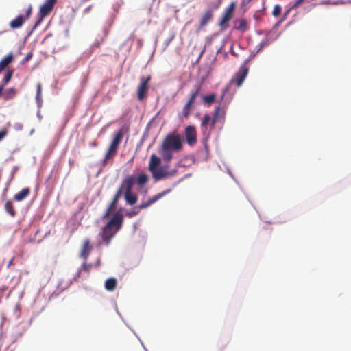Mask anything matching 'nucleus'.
I'll list each match as a JSON object with an SVG mask.
<instances>
[{
    "label": "nucleus",
    "mask_w": 351,
    "mask_h": 351,
    "mask_svg": "<svg viewBox=\"0 0 351 351\" xmlns=\"http://www.w3.org/2000/svg\"><path fill=\"white\" fill-rule=\"evenodd\" d=\"M184 135L186 141L189 145H193L197 143V132L195 126L189 125L186 127Z\"/></svg>",
    "instance_id": "nucleus-11"
},
{
    "label": "nucleus",
    "mask_w": 351,
    "mask_h": 351,
    "mask_svg": "<svg viewBox=\"0 0 351 351\" xmlns=\"http://www.w3.org/2000/svg\"><path fill=\"white\" fill-rule=\"evenodd\" d=\"M54 5L55 3L50 0H46L45 1V3L40 7L38 19L34 25L33 29H36L40 24L43 19L49 14Z\"/></svg>",
    "instance_id": "nucleus-8"
},
{
    "label": "nucleus",
    "mask_w": 351,
    "mask_h": 351,
    "mask_svg": "<svg viewBox=\"0 0 351 351\" xmlns=\"http://www.w3.org/2000/svg\"><path fill=\"white\" fill-rule=\"evenodd\" d=\"M123 130L120 129L117 130L114 135L113 139L106 153L104 159L103 160V165H104L107 160L114 158L117 154L119 145L123 139Z\"/></svg>",
    "instance_id": "nucleus-4"
},
{
    "label": "nucleus",
    "mask_w": 351,
    "mask_h": 351,
    "mask_svg": "<svg viewBox=\"0 0 351 351\" xmlns=\"http://www.w3.org/2000/svg\"><path fill=\"white\" fill-rule=\"evenodd\" d=\"M193 104V102L188 100L186 104L184 106L182 110V114L185 119H188L189 117L190 113L192 110Z\"/></svg>",
    "instance_id": "nucleus-22"
},
{
    "label": "nucleus",
    "mask_w": 351,
    "mask_h": 351,
    "mask_svg": "<svg viewBox=\"0 0 351 351\" xmlns=\"http://www.w3.org/2000/svg\"><path fill=\"white\" fill-rule=\"evenodd\" d=\"M170 191H171V189H167V190L163 191L162 193H160L153 196L148 201H147L145 202H143L139 206L133 208L132 210H131L130 212H128L127 213V216L129 217H132L136 215L141 210L146 208L147 207L149 206L151 204L156 202L157 200H158L159 199L162 197L164 195L169 193Z\"/></svg>",
    "instance_id": "nucleus-6"
},
{
    "label": "nucleus",
    "mask_w": 351,
    "mask_h": 351,
    "mask_svg": "<svg viewBox=\"0 0 351 351\" xmlns=\"http://www.w3.org/2000/svg\"><path fill=\"white\" fill-rule=\"evenodd\" d=\"M123 221V215L121 213L117 212L112 216L107 224L102 228L99 234L103 241L106 245H108L110 243L111 239L121 229Z\"/></svg>",
    "instance_id": "nucleus-2"
},
{
    "label": "nucleus",
    "mask_w": 351,
    "mask_h": 351,
    "mask_svg": "<svg viewBox=\"0 0 351 351\" xmlns=\"http://www.w3.org/2000/svg\"><path fill=\"white\" fill-rule=\"evenodd\" d=\"M97 263H98V265H99V263H100V260H98V261H97Z\"/></svg>",
    "instance_id": "nucleus-44"
},
{
    "label": "nucleus",
    "mask_w": 351,
    "mask_h": 351,
    "mask_svg": "<svg viewBox=\"0 0 351 351\" xmlns=\"http://www.w3.org/2000/svg\"><path fill=\"white\" fill-rule=\"evenodd\" d=\"M6 212L11 216L14 217L16 215V210L14 209V204L11 200H8L5 203L4 206Z\"/></svg>",
    "instance_id": "nucleus-23"
},
{
    "label": "nucleus",
    "mask_w": 351,
    "mask_h": 351,
    "mask_svg": "<svg viewBox=\"0 0 351 351\" xmlns=\"http://www.w3.org/2000/svg\"><path fill=\"white\" fill-rule=\"evenodd\" d=\"M252 1V0H247V3H249V2Z\"/></svg>",
    "instance_id": "nucleus-46"
},
{
    "label": "nucleus",
    "mask_w": 351,
    "mask_h": 351,
    "mask_svg": "<svg viewBox=\"0 0 351 351\" xmlns=\"http://www.w3.org/2000/svg\"><path fill=\"white\" fill-rule=\"evenodd\" d=\"M211 117L208 114H206L204 115V117L202 120V123H201V127L202 128V130H204V132H206V130H207V126L210 123H211Z\"/></svg>",
    "instance_id": "nucleus-29"
},
{
    "label": "nucleus",
    "mask_w": 351,
    "mask_h": 351,
    "mask_svg": "<svg viewBox=\"0 0 351 351\" xmlns=\"http://www.w3.org/2000/svg\"><path fill=\"white\" fill-rule=\"evenodd\" d=\"M118 202L119 201H117V200H116L114 199H112L111 204H110V206H108V209L105 212V213H104V216L102 217L103 219H106V217H108L111 212H112V211L116 210Z\"/></svg>",
    "instance_id": "nucleus-25"
},
{
    "label": "nucleus",
    "mask_w": 351,
    "mask_h": 351,
    "mask_svg": "<svg viewBox=\"0 0 351 351\" xmlns=\"http://www.w3.org/2000/svg\"><path fill=\"white\" fill-rule=\"evenodd\" d=\"M93 145H94V146H96V145H97V143H93Z\"/></svg>",
    "instance_id": "nucleus-45"
},
{
    "label": "nucleus",
    "mask_w": 351,
    "mask_h": 351,
    "mask_svg": "<svg viewBox=\"0 0 351 351\" xmlns=\"http://www.w3.org/2000/svg\"><path fill=\"white\" fill-rule=\"evenodd\" d=\"M236 29L241 32H245L247 30V21L245 19H242L239 21V25L236 27Z\"/></svg>",
    "instance_id": "nucleus-28"
},
{
    "label": "nucleus",
    "mask_w": 351,
    "mask_h": 351,
    "mask_svg": "<svg viewBox=\"0 0 351 351\" xmlns=\"http://www.w3.org/2000/svg\"><path fill=\"white\" fill-rule=\"evenodd\" d=\"M30 193V189L29 188H23L19 193L14 195V199L17 202L23 201L25 199Z\"/></svg>",
    "instance_id": "nucleus-18"
},
{
    "label": "nucleus",
    "mask_w": 351,
    "mask_h": 351,
    "mask_svg": "<svg viewBox=\"0 0 351 351\" xmlns=\"http://www.w3.org/2000/svg\"><path fill=\"white\" fill-rule=\"evenodd\" d=\"M93 249V245L91 243L89 239H86L84 240L83 245L80 251V257L84 261H86L88 258L90 254V252Z\"/></svg>",
    "instance_id": "nucleus-12"
},
{
    "label": "nucleus",
    "mask_w": 351,
    "mask_h": 351,
    "mask_svg": "<svg viewBox=\"0 0 351 351\" xmlns=\"http://www.w3.org/2000/svg\"><path fill=\"white\" fill-rule=\"evenodd\" d=\"M25 21V19L24 18V16L21 14L18 15L15 19H14L10 22V27L12 29L19 28L23 25Z\"/></svg>",
    "instance_id": "nucleus-16"
},
{
    "label": "nucleus",
    "mask_w": 351,
    "mask_h": 351,
    "mask_svg": "<svg viewBox=\"0 0 351 351\" xmlns=\"http://www.w3.org/2000/svg\"><path fill=\"white\" fill-rule=\"evenodd\" d=\"M182 148V143L178 134H169L163 139L160 154L165 162L173 158V152H178Z\"/></svg>",
    "instance_id": "nucleus-1"
},
{
    "label": "nucleus",
    "mask_w": 351,
    "mask_h": 351,
    "mask_svg": "<svg viewBox=\"0 0 351 351\" xmlns=\"http://www.w3.org/2000/svg\"><path fill=\"white\" fill-rule=\"evenodd\" d=\"M12 73H13V71L12 70H10L7 73L5 76L4 77L1 84H4V86H5L8 82H9L10 79H11V77H12Z\"/></svg>",
    "instance_id": "nucleus-34"
},
{
    "label": "nucleus",
    "mask_w": 351,
    "mask_h": 351,
    "mask_svg": "<svg viewBox=\"0 0 351 351\" xmlns=\"http://www.w3.org/2000/svg\"><path fill=\"white\" fill-rule=\"evenodd\" d=\"M225 110L221 108L220 106H217L215 108L213 112V117L211 121V126L214 127L215 124L221 121V119H223L225 117Z\"/></svg>",
    "instance_id": "nucleus-13"
},
{
    "label": "nucleus",
    "mask_w": 351,
    "mask_h": 351,
    "mask_svg": "<svg viewBox=\"0 0 351 351\" xmlns=\"http://www.w3.org/2000/svg\"><path fill=\"white\" fill-rule=\"evenodd\" d=\"M151 75L141 76L137 88L136 94L138 101H143L147 96L150 87Z\"/></svg>",
    "instance_id": "nucleus-7"
},
{
    "label": "nucleus",
    "mask_w": 351,
    "mask_h": 351,
    "mask_svg": "<svg viewBox=\"0 0 351 351\" xmlns=\"http://www.w3.org/2000/svg\"><path fill=\"white\" fill-rule=\"evenodd\" d=\"M281 10H282V8L281 6L279 5V4H276L274 8V10L272 11V15L274 16V17H277L279 16V14H280L281 12Z\"/></svg>",
    "instance_id": "nucleus-33"
},
{
    "label": "nucleus",
    "mask_w": 351,
    "mask_h": 351,
    "mask_svg": "<svg viewBox=\"0 0 351 351\" xmlns=\"http://www.w3.org/2000/svg\"><path fill=\"white\" fill-rule=\"evenodd\" d=\"M41 92H42V84L40 83H38L36 86V102L38 106H40L42 104V97H41Z\"/></svg>",
    "instance_id": "nucleus-30"
},
{
    "label": "nucleus",
    "mask_w": 351,
    "mask_h": 351,
    "mask_svg": "<svg viewBox=\"0 0 351 351\" xmlns=\"http://www.w3.org/2000/svg\"><path fill=\"white\" fill-rule=\"evenodd\" d=\"M215 99H216V95L214 93H212V94H210L208 95H204L202 97L203 102L208 106H210L213 103H214Z\"/></svg>",
    "instance_id": "nucleus-27"
},
{
    "label": "nucleus",
    "mask_w": 351,
    "mask_h": 351,
    "mask_svg": "<svg viewBox=\"0 0 351 351\" xmlns=\"http://www.w3.org/2000/svg\"><path fill=\"white\" fill-rule=\"evenodd\" d=\"M3 88H4V84H0V95L1 94Z\"/></svg>",
    "instance_id": "nucleus-41"
},
{
    "label": "nucleus",
    "mask_w": 351,
    "mask_h": 351,
    "mask_svg": "<svg viewBox=\"0 0 351 351\" xmlns=\"http://www.w3.org/2000/svg\"><path fill=\"white\" fill-rule=\"evenodd\" d=\"M123 192L124 193H125V186H124V179L123 180L121 184L119 187V189L117 190L116 194L114 195L113 199L119 201V198L121 197Z\"/></svg>",
    "instance_id": "nucleus-31"
},
{
    "label": "nucleus",
    "mask_w": 351,
    "mask_h": 351,
    "mask_svg": "<svg viewBox=\"0 0 351 351\" xmlns=\"http://www.w3.org/2000/svg\"><path fill=\"white\" fill-rule=\"evenodd\" d=\"M31 12H32V6L31 5H29L28 8L26 10V12H25V16H24V18L25 19V20L28 19L30 14H31Z\"/></svg>",
    "instance_id": "nucleus-36"
},
{
    "label": "nucleus",
    "mask_w": 351,
    "mask_h": 351,
    "mask_svg": "<svg viewBox=\"0 0 351 351\" xmlns=\"http://www.w3.org/2000/svg\"><path fill=\"white\" fill-rule=\"evenodd\" d=\"M167 166H162L157 168L152 172V176L156 180H160L169 177L173 176L177 173V170L173 169L172 171L167 170Z\"/></svg>",
    "instance_id": "nucleus-10"
},
{
    "label": "nucleus",
    "mask_w": 351,
    "mask_h": 351,
    "mask_svg": "<svg viewBox=\"0 0 351 351\" xmlns=\"http://www.w3.org/2000/svg\"><path fill=\"white\" fill-rule=\"evenodd\" d=\"M202 83H197L195 85V88L193 91L191 93L190 97L189 99V101L193 102L194 104L196 97L199 94L201 89H202Z\"/></svg>",
    "instance_id": "nucleus-21"
},
{
    "label": "nucleus",
    "mask_w": 351,
    "mask_h": 351,
    "mask_svg": "<svg viewBox=\"0 0 351 351\" xmlns=\"http://www.w3.org/2000/svg\"><path fill=\"white\" fill-rule=\"evenodd\" d=\"M291 10V8H290L289 10H287V12H286L285 13V14H284V19H285V18L287 17V16L289 14V12H290V10Z\"/></svg>",
    "instance_id": "nucleus-40"
},
{
    "label": "nucleus",
    "mask_w": 351,
    "mask_h": 351,
    "mask_svg": "<svg viewBox=\"0 0 351 351\" xmlns=\"http://www.w3.org/2000/svg\"><path fill=\"white\" fill-rule=\"evenodd\" d=\"M32 58V53H29L27 54V56L24 58L23 61L25 62H26L29 61Z\"/></svg>",
    "instance_id": "nucleus-38"
},
{
    "label": "nucleus",
    "mask_w": 351,
    "mask_h": 351,
    "mask_svg": "<svg viewBox=\"0 0 351 351\" xmlns=\"http://www.w3.org/2000/svg\"><path fill=\"white\" fill-rule=\"evenodd\" d=\"M234 8L235 3H232L229 5V7L226 10L223 18L219 23L221 26H223L225 24L228 23V22L232 19Z\"/></svg>",
    "instance_id": "nucleus-14"
},
{
    "label": "nucleus",
    "mask_w": 351,
    "mask_h": 351,
    "mask_svg": "<svg viewBox=\"0 0 351 351\" xmlns=\"http://www.w3.org/2000/svg\"><path fill=\"white\" fill-rule=\"evenodd\" d=\"M7 134V131L5 130H2L0 131V141L4 138V137Z\"/></svg>",
    "instance_id": "nucleus-37"
},
{
    "label": "nucleus",
    "mask_w": 351,
    "mask_h": 351,
    "mask_svg": "<svg viewBox=\"0 0 351 351\" xmlns=\"http://www.w3.org/2000/svg\"><path fill=\"white\" fill-rule=\"evenodd\" d=\"M123 130L120 129L117 130L114 135L113 139L106 153L104 159L103 160V165H104L107 160L114 158L117 154L119 145L123 139Z\"/></svg>",
    "instance_id": "nucleus-3"
},
{
    "label": "nucleus",
    "mask_w": 351,
    "mask_h": 351,
    "mask_svg": "<svg viewBox=\"0 0 351 351\" xmlns=\"http://www.w3.org/2000/svg\"><path fill=\"white\" fill-rule=\"evenodd\" d=\"M226 91H227V90H224V92H223V95H221V98H223V97L224 94H225V93H226Z\"/></svg>",
    "instance_id": "nucleus-42"
},
{
    "label": "nucleus",
    "mask_w": 351,
    "mask_h": 351,
    "mask_svg": "<svg viewBox=\"0 0 351 351\" xmlns=\"http://www.w3.org/2000/svg\"><path fill=\"white\" fill-rule=\"evenodd\" d=\"M247 62L248 60H246L245 63L240 66L237 73L231 79L230 82V84H236L237 87L241 86L248 73L249 69L247 66Z\"/></svg>",
    "instance_id": "nucleus-9"
},
{
    "label": "nucleus",
    "mask_w": 351,
    "mask_h": 351,
    "mask_svg": "<svg viewBox=\"0 0 351 351\" xmlns=\"http://www.w3.org/2000/svg\"><path fill=\"white\" fill-rule=\"evenodd\" d=\"M16 94V91L14 88H10L5 91H4L2 94L3 97L5 100L11 99L15 97Z\"/></svg>",
    "instance_id": "nucleus-26"
},
{
    "label": "nucleus",
    "mask_w": 351,
    "mask_h": 351,
    "mask_svg": "<svg viewBox=\"0 0 351 351\" xmlns=\"http://www.w3.org/2000/svg\"><path fill=\"white\" fill-rule=\"evenodd\" d=\"M13 56L12 53H10L5 56L1 61H0V73L3 70H4L7 66L10 64L13 61Z\"/></svg>",
    "instance_id": "nucleus-20"
},
{
    "label": "nucleus",
    "mask_w": 351,
    "mask_h": 351,
    "mask_svg": "<svg viewBox=\"0 0 351 351\" xmlns=\"http://www.w3.org/2000/svg\"><path fill=\"white\" fill-rule=\"evenodd\" d=\"M213 16V11L210 9L206 10L200 19L198 29H200L206 26L207 23L211 20Z\"/></svg>",
    "instance_id": "nucleus-15"
},
{
    "label": "nucleus",
    "mask_w": 351,
    "mask_h": 351,
    "mask_svg": "<svg viewBox=\"0 0 351 351\" xmlns=\"http://www.w3.org/2000/svg\"><path fill=\"white\" fill-rule=\"evenodd\" d=\"M148 176L145 173L139 174L138 177L135 178V181L139 186H142L148 182Z\"/></svg>",
    "instance_id": "nucleus-24"
},
{
    "label": "nucleus",
    "mask_w": 351,
    "mask_h": 351,
    "mask_svg": "<svg viewBox=\"0 0 351 351\" xmlns=\"http://www.w3.org/2000/svg\"><path fill=\"white\" fill-rule=\"evenodd\" d=\"M82 267H83V269L85 271L89 272L90 271L91 268H92V265L91 264H87L86 261H84V263L82 264Z\"/></svg>",
    "instance_id": "nucleus-35"
},
{
    "label": "nucleus",
    "mask_w": 351,
    "mask_h": 351,
    "mask_svg": "<svg viewBox=\"0 0 351 351\" xmlns=\"http://www.w3.org/2000/svg\"><path fill=\"white\" fill-rule=\"evenodd\" d=\"M134 182L135 177L133 175L129 176L124 179V186H125V199L126 203L131 206L135 204L138 199L137 195L132 193Z\"/></svg>",
    "instance_id": "nucleus-5"
},
{
    "label": "nucleus",
    "mask_w": 351,
    "mask_h": 351,
    "mask_svg": "<svg viewBox=\"0 0 351 351\" xmlns=\"http://www.w3.org/2000/svg\"><path fill=\"white\" fill-rule=\"evenodd\" d=\"M14 257H12V258L10 260V261H9V263H8V266H7L8 267H10L11 265H14Z\"/></svg>",
    "instance_id": "nucleus-39"
},
{
    "label": "nucleus",
    "mask_w": 351,
    "mask_h": 351,
    "mask_svg": "<svg viewBox=\"0 0 351 351\" xmlns=\"http://www.w3.org/2000/svg\"><path fill=\"white\" fill-rule=\"evenodd\" d=\"M328 3H329V2H326V1L322 3V4H328Z\"/></svg>",
    "instance_id": "nucleus-43"
},
{
    "label": "nucleus",
    "mask_w": 351,
    "mask_h": 351,
    "mask_svg": "<svg viewBox=\"0 0 351 351\" xmlns=\"http://www.w3.org/2000/svg\"><path fill=\"white\" fill-rule=\"evenodd\" d=\"M269 45V38L268 37H266L264 38L256 47L257 51L256 53H258L261 49L265 47L268 46Z\"/></svg>",
    "instance_id": "nucleus-32"
},
{
    "label": "nucleus",
    "mask_w": 351,
    "mask_h": 351,
    "mask_svg": "<svg viewBox=\"0 0 351 351\" xmlns=\"http://www.w3.org/2000/svg\"><path fill=\"white\" fill-rule=\"evenodd\" d=\"M117 286V280L115 278H108L105 282V289L108 291H113Z\"/></svg>",
    "instance_id": "nucleus-19"
},
{
    "label": "nucleus",
    "mask_w": 351,
    "mask_h": 351,
    "mask_svg": "<svg viewBox=\"0 0 351 351\" xmlns=\"http://www.w3.org/2000/svg\"><path fill=\"white\" fill-rule=\"evenodd\" d=\"M160 162L161 160L159 157L156 156L155 154L151 155L149 164V170L151 173L158 168V165L160 164Z\"/></svg>",
    "instance_id": "nucleus-17"
}]
</instances>
